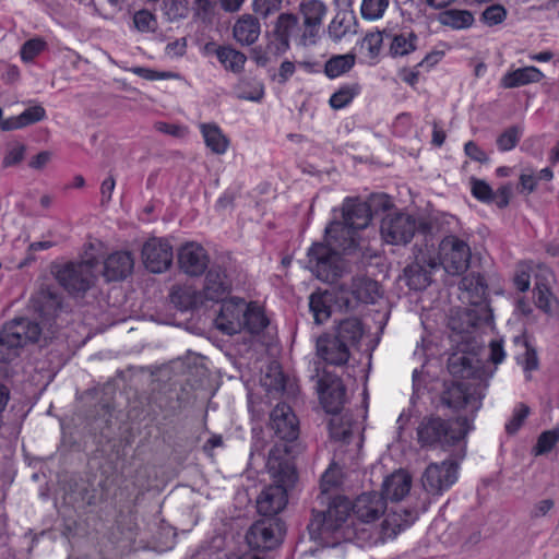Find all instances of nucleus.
<instances>
[{
    "instance_id": "nucleus-61",
    "label": "nucleus",
    "mask_w": 559,
    "mask_h": 559,
    "mask_svg": "<svg viewBox=\"0 0 559 559\" xmlns=\"http://www.w3.org/2000/svg\"><path fill=\"white\" fill-rule=\"evenodd\" d=\"M382 41L383 37L381 33H371L365 37L364 45L369 50L370 56L376 57L380 52Z\"/></svg>"
},
{
    "instance_id": "nucleus-12",
    "label": "nucleus",
    "mask_w": 559,
    "mask_h": 559,
    "mask_svg": "<svg viewBox=\"0 0 559 559\" xmlns=\"http://www.w3.org/2000/svg\"><path fill=\"white\" fill-rule=\"evenodd\" d=\"M318 393L322 407L329 414H338L346 403V389L338 377L323 374L318 381Z\"/></svg>"
},
{
    "instance_id": "nucleus-30",
    "label": "nucleus",
    "mask_w": 559,
    "mask_h": 559,
    "mask_svg": "<svg viewBox=\"0 0 559 559\" xmlns=\"http://www.w3.org/2000/svg\"><path fill=\"white\" fill-rule=\"evenodd\" d=\"M206 146L215 154H224L229 145L228 139L222 133L218 126L213 123L201 124Z\"/></svg>"
},
{
    "instance_id": "nucleus-20",
    "label": "nucleus",
    "mask_w": 559,
    "mask_h": 559,
    "mask_svg": "<svg viewBox=\"0 0 559 559\" xmlns=\"http://www.w3.org/2000/svg\"><path fill=\"white\" fill-rule=\"evenodd\" d=\"M552 278V273L548 269H544L537 276L533 296L535 305L543 312L552 316L559 311V300L551 292L549 280Z\"/></svg>"
},
{
    "instance_id": "nucleus-26",
    "label": "nucleus",
    "mask_w": 559,
    "mask_h": 559,
    "mask_svg": "<svg viewBox=\"0 0 559 559\" xmlns=\"http://www.w3.org/2000/svg\"><path fill=\"white\" fill-rule=\"evenodd\" d=\"M260 34V25L251 15H243L234 25V37L242 45L253 44Z\"/></svg>"
},
{
    "instance_id": "nucleus-15",
    "label": "nucleus",
    "mask_w": 559,
    "mask_h": 559,
    "mask_svg": "<svg viewBox=\"0 0 559 559\" xmlns=\"http://www.w3.org/2000/svg\"><path fill=\"white\" fill-rule=\"evenodd\" d=\"M300 423L290 406L282 407V454L294 459L304 451V444L299 438Z\"/></svg>"
},
{
    "instance_id": "nucleus-27",
    "label": "nucleus",
    "mask_w": 559,
    "mask_h": 559,
    "mask_svg": "<svg viewBox=\"0 0 559 559\" xmlns=\"http://www.w3.org/2000/svg\"><path fill=\"white\" fill-rule=\"evenodd\" d=\"M46 116L45 108L40 105L26 108L21 115L15 118L5 119L1 126V130L10 131L20 129L32 123L43 120Z\"/></svg>"
},
{
    "instance_id": "nucleus-40",
    "label": "nucleus",
    "mask_w": 559,
    "mask_h": 559,
    "mask_svg": "<svg viewBox=\"0 0 559 559\" xmlns=\"http://www.w3.org/2000/svg\"><path fill=\"white\" fill-rule=\"evenodd\" d=\"M261 385L265 390L271 403L280 395V365H271L269 371L261 378Z\"/></svg>"
},
{
    "instance_id": "nucleus-55",
    "label": "nucleus",
    "mask_w": 559,
    "mask_h": 559,
    "mask_svg": "<svg viewBox=\"0 0 559 559\" xmlns=\"http://www.w3.org/2000/svg\"><path fill=\"white\" fill-rule=\"evenodd\" d=\"M506 17L507 11L499 4H492L483 12V20L489 26L502 23Z\"/></svg>"
},
{
    "instance_id": "nucleus-25",
    "label": "nucleus",
    "mask_w": 559,
    "mask_h": 559,
    "mask_svg": "<svg viewBox=\"0 0 559 559\" xmlns=\"http://www.w3.org/2000/svg\"><path fill=\"white\" fill-rule=\"evenodd\" d=\"M346 342L340 337L329 340L325 345L319 344L320 356L331 365H343L346 364L349 358V350Z\"/></svg>"
},
{
    "instance_id": "nucleus-16",
    "label": "nucleus",
    "mask_w": 559,
    "mask_h": 559,
    "mask_svg": "<svg viewBox=\"0 0 559 559\" xmlns=\"http://www.w3.org/2000/svg\"><path fill=\"white\" fill-rule=\"evenodd\" d=\"M209 262L207 252L197 242H187L178 250L179 269L189 276H201L207 269Z\"/></svg>"
},
{
    "instance_id": "nucleus-63",
    "label": "nucleus",
    "mask_w": 559,
    "mask_h": 559,
    "mask_svg": "<svg viewBox=\"0 0 559 559\" xmlns=\"http://www.w3.org/2000/svg\"><path fill=\"white\" fill-rule=\"evenodd\" d=\"M116 187V180L112 175H109L100 185L102 205L108 204L111 201V195Z\"/></svg>"
},
{
    "instance_id": "nucleus-7",
    "label": "nucleus",
    "mask_w": 559,
    "mask_h": 559,
    "mask_svg": "<svg viewBox=\"0 0 559 559\" xmlns=\"http://www.w3.org/2000/svg\"><path fill=\"white\" fill-rule=\"evenodd\" d=\"M266 468L273 479V483L266 487L258 497L257 508L263 519L274 521L276 527L280 526V452L275 444L269 453Z\"/></svg>"
},
{
    "instance_id": "nucleus-36",
    "label": "nucleus",
    "mask_w": 559,
    "mask_h": 559,
    "mask_svg": "<svg viewBox=\"0 0 559 559\" xmlns=\"http://www.w3.org/2000/svg\"><path fill=\"white\" fill-rule=\"evenodd\" d=\"M235 93L240 99L258 102L263 96V86L255 79L243 78L235 86Z\"/></svg>"
},
{
    "instance_id": "nucleus-4",
    "label": "nucleus",
    "mask_w": 559,
    "mask_h": 559,
    "mask_svg": "<svg viewBox=\"0 0 559 559\" xmlns=\"http://www.w3.org/2000/svg\"><path fill=\"white\" fill-rule=\"evenodd\" d=\"M465 419L445 420L439 416L423 418L417 427V440L424 448L448 450L466 435Z\"/></svg>"
},
{
    "instance_id": "nucleus-19",
    "label": "nucleus",
    "mask_w": 559,
    "mask_h": 559,
    "mask_svg": "<svg viewBox=\"0 0 559 559\" xmlns=\"http://www.w3.org/2000/svg\"><path fill=\"white\" fill-rule=\"evenodd\" d=\"M134 258L130 251H116L104 261L103 276L107 282L122 281L133 271Z\"/></svg>"
},
{
    "instance_id": "nucleus-34",
    "label": "nucleus",
    "mask_w": 559,
    "mask_h": 559,
    "mask_svg": "<svg viewBox=\"0 0 559 559\" xmlns=\"http://www.w3.org/2000/svg\"><path fill=\"white\" fill-rule=\"evenodd\" d=\"M440 22L453 29L468 28L474 23V15L467 10H447L440 15Z\"/></svg>"
},
{
    "instance_id": "nucleus-44",
    "label": "nucleus",
    "mask_w": 559,
    "mask_h": 559,
    "mask_svg": "<svg viewBox=\"0 0 559 559\" xmlns=\"http://www.w3.org/2000/svg\"><path fill=\"white\" fill-rule=\"evenodd\" d=\"M559 441V429H551L540 433L533 449L535 455H543L552 450Z\"/></svg>"
},
{
    "instance_id": "nucleus-64",
    "label": "nucleus",
    "mask_w": 559,
    "mask_h": 559,
    "mask_svg": "<svg viewBox=\"0 0 559 559\" xmlns=\"http://www.w3.org/2000/svg\"><path fill=\"white\" fill-rule=\"evenodd\" d=\"M490 348V360L495 364H501L504 360L506 352L503 349L502 341L492 340L489 344Z\"/></svg>"
},
{
    "instance_id": "nucleus-45",
    "label": "nucleus",
    "mask_w": 559,
    "mask_h": 559,
    "mask_svg": "<svg viewBox=\"0 0 559 559\" xmlns=\"http://www.w3.org/2000/svg\"><path fill=\"white\" fill-rule=\"evenodd\" d=\"M300 394L299 381L294 374H284L282 372V403H295Z\"/></svg>"
},
{
    "instance_id": "nucleus-47",
    "label": "nucleus",
    "mask_w": 559,
    "mask_h": 559,
    "mask_svg": "<svg viewBox=\"0 0 559 559\" xmlns=\"http://www.w3.org/2000/svg\"><path fill=\"white\" fill-rule=\"evenodd\" d=\"M163 10L169 21L186 17L189 12L188 0H164Z\"/></svg>"
},
{
    "instance_id": "nucleus-41",
    "label": "nucleus",
    "mask_w": 559,
    "mask_h": 559,
    "mask_svg": "<svg viewBox=\"0 0 559 559\" xmlns=\"http://www.w3.org/2000/svg\"><path fill=\"white\" fill-rule=\"evenodd\" d=\"M442 401L449 407L461 408L467 404L468 395L462 383H452L443 393Z\"/></svg>"
},
{
    "instance_id": "nucleus-53",
    "label": "nucleus",
    "mask_w": 559,
    "mask_h": 559,
    "mask_svg": "<svg viewBox=\"0 0 559 559\" xmlns=\"http://www.w3.org/2000/svg\"><path fill=\"white\" fill-rule=\"evenodd\" d=\"M271 23L273 24V39H271L265 48L262 49L273 62H276L280 56V16L277 15Z\"/></svg>"
},
{
    "instance_id": "nucleus-10",
    "label": "nucleus",
    "mask_w": 559,
    "mask_h": 559,
    "mask_svg": "<svg viewBox=\"0 0 559 559\" xmlns=\"http://www.w3.org/2000/svg\"><path fill=\"white\" fill-rule=\"evenodd\" d=\"M457 480V465L452 461L429 464L421 475L426 492L440 496Z\"/></svg>"
},
{
    "instance_id": "nucleus-17",
    "label": "nucleus",
    "mask_w": 559,
    "mask_h": 559,
    "mask_svg": "<svg viewBox=\"0 0 559 559\" xmlns=\"http://www.w3.org/2000/svg\"><path fill=\"white\" fill-rule=\"evenodd\" d=\"M438 266V260L432 254L420 252L416 255L415 262L404 270L406 284L411 289H425L431 282V272Z\"/></svg>"
},
{
    "instance_id": "nucleus-33",
    "label": "nucleus",
    "mask_w": 559,
    "mask_h": 559,
    "mask_svg": "<svg viewBox=\"0 0 559 559\" xmlns=\"http://www.w3.org/2000/svg\"><path fill=\"white\" fill-rule=\"evenodd\" d=\"M355 55H336L325 62L324 72L328 78L335 79L348 72L355 64Z\"/></svg>"
},
{
    "instance_id": "nucleus-5",
    "label": "nucleus",
    "mask_w": 559,
    "mask_h": 559,
    "mask_svg": "<svg viewBox=\"0 0 559 559\" xmlns=\"http://www.w3.org/2000/svg\"><path fill=\"white\" fill-rule=\"evenodd\" d=\"M41 334V328L27 318H17L4 324L0 331V362H10L19 357L27 343H35Z\"/></svg>"
},
{
    "instance_id": "nucleus-60",
    "label": "nucleus",
    "mask_w": 559,
    "mask_h": 559,
    "mask_svg": "<svg viewBox=\"0 0 559 559\" xmlns=\"http://www.w3.org/2000/svg\"><path fill=\"white\" fill-rule=\"evenodd\" d=\"M329 430L332 438L345 440L349 435V429L343 424L342 418H332L329 423Z\"/></svg>"
},
{
    "instance_id": "nucleus-56",
    "label": "nucleus",
    "mask_w": 559,
    "mask_h": 559,
    "mask_svg": "<svg viewBox=\"0 0 559 559\" xmlns=\"http://www.w3.org/2000/svg\"><path fill=\"white\" fill-rule=\"evenodd\" d=\"M341 484V469L337 466H330L321 477L322 492H329Z\"/></svg>"
},
{
    "instance_id": "nucleus-21",
    "label": "nucleus",
    "mask_w": 559,
    "mask_h": 559,
    "mask_svg": "<svg viewBox=\"0 0 559 559\" xmlns=\"http://www.w3.org/2000/svg\"><path fill=\"white\" fill-rule=\"evenodd\" d=\"M227 277L221 266L213 265L206 273L202 298L215 302L223 301L231 287Z\"/></svg>"
},
{
    "instance_id": "nucleus-2",
    "label": "nucleus",
    "mask_w": 559,
    "mask_h": 559,
    "mask_svg": "<svg viewBox=\"0 0 559 559\" xmlns=\"http://www.w3.org/2000/svg\"><path fill=\"white\" fill-rule=\"evenodd\" d=\"M371 222V209L365 201L346 199L342 205V221H332L325 228L324 242L314 243L308 251L309 265L318 280L332 283L341 276L344 264L342 252L358 246L357 231Z\"/></svg>"
},
{
    "instance_id": "nucleus-57",
    "label": "nucleus",
    "mask_w": 559,
    "mask_h": 559,
    "mask_svg": "<svg viewBox=\"0 0 559 559\" xmlns=\"http://www.w3.org/2000/svg\"><path fill=\"white\" fill-rule=\"evenodd\" d=\"M298 476L296 472V467L292 463L282 464V490L287 491L293 488L297 483Z\"/></svg>"
},
{
    "instance_id": "nucleus-11",
    "label": "nucleus",
    "mask_w": 559,
    "mask_h": 559,
    "mask_svg": "<svg viewBox=\"0 0 559 559\" xmlns=\"http://www.w3.org/2000/svg\"><path fill=\"white\" fill-rule=\"evenodd\" d=\"M142 259L150 272H165L173 263V247L166 239L151 238L143 245Z\"/></svg>"
},
{
    "instance_id": "nucleus-51",
    "label": "nucleus",
    "mask_w": 559,
    "mask_h": 559,
    "mask_svg": "<svg viewBox=\"0 0 559 559\" xmlns=\"http://www.w3.org/2000/svg\"><path fill=\"white\" fill-rule=\"evenodd\" d=\"M530 414V408L524 404H519L514 411L512 418L506 424V430L509 433H515Z\"/></svg>"
},
{
    "instance_id": "nucleus-42",
    "label": "nucleus",
    "mask_w": 559,
    "mask_h": 559,
    "mask_svg": "<svg viewBox=\"0 0 559 559\" xmlns=\"http://www.w3.org/2000/svg\"><path fill=\"white\" fill-rule=\"evenodd\" d=\"M533 266L530 262L521 261L515 265L512 283L516 290L525 293L531 287V274Z\"/></svg>"
},
{
    "instance_id": "nucleus-14",
    "label": "nucleus",
    "mask_w": 559,
    "mask_h": 559,
    "mask_svg": "<svg viewBox=\"0 0 559 559\" xmlns=\"http://www.w3.org/2000/svg\"><path fill=\"white\" fill-rule=\"evenodd\" d=\"M218 316L215 319L216 328L225 334L233 335L243 330V313L246 302L242 299H224Z\"/></svg>"
},
{
    "instance_id": "nucleus-29",
    "label": "nucleus",
    "mask_w": 559,
    "mask_h": 559,
    "mask_svg": "<svg viewBox=\"0 0 559 559\" xmlns=\"http://www.w3.org/2000/svg\"><path fill=\"white\" fill-rule=\"evenodd\" d=\"M170 302L179 310L186 311L202 304L201 293L191 287H174L169 294Z\"/></svg>"
},
{
    "instance_id": "nucleus-38",
    "label": "nucleus",
    "mask_w": 559,
    "mask_h": 559,
    "mask_svg": "<svg viewBox=\"0 0 559 559\" xmlns=\"http://www.w3.org/2000/svg\"><path fill=\"white\" fill-rule=\"evenodd\" d=\"M352 17L345 13H337L328 25L329 37L333 41H340L352 33Z\"/></svg>"
},
{
    "instance_id": "nucleus-59",
    "label": "nucleus",
    "mask_w": 559,
    "mask_h": 559,
    "mask_svg": "<svg viewBox=\"0 0 559 559\" xmlns=\"http://www.w3.org/2000/svg\"><path fill=\"white\" fill-rule=\"evenodd\" d=\"M464 152L471 159L475 162L487 163L489 160L487 153L473 141L465 143Z\"/></svg>"
},
{
    "instance_id": "nucleus-31",
    "label": "nucleus",
    "mask_w": 559,
    "mask_h": 559,
    "mask_svg": "<svg viewBox=\"0 0 559 559\" xmlns=\"http://www.w3.org/2000/svg\"><path fill=\"white\" fill-rule=\"evenodd\" d=\"M216 56L226 70L233 71L235 73H239L243 70L247 60L245 53L231 47L217 48Z\"/></svg>"
},
{
    "instance_id": "nucleus-3",
    "label": "nucleus",
    "mask_w": 559,
    "mask_h": 559,
    "mask_svg": "<svg viewBox=\"0 0 559 559\" xmlns=\"http://www.w3.org/2000/svg\"><path fill=\"white\" fill-rule=\"evenodd\" d=\"M302 22L292 13H282V51L287 49L289 41L297 46L308 47L318 43L320 27L326 15L328 8L320 0H308L299 3Z\"/></svg>"
},
{
    "instance_id": "nucleus-35",
    "label": "nucleus",
    "mask_w": 559,
    "mask_h": 559,
    "mask_svg": "<svg viewBox=\"0 0 559 559\" xmlns=\"http://www.w3.org/2000/svg\"><path fill=\"white\" fill-rule=\"evenodd\" d=\"M243 319V329L252 334L260 333L267 325L266 317L255 304H246Z\"/></svg>"
},
{
    "instance_id": "nucleus-54",
    "label": "nucleus",
    "mask_w": 559,
    "mask_h": 559,
    "mask_svg": "<svg viewBox=\"0 0 559 559\" xmlns=\"http://www.w3.org/2000/svg\"><path fill=\"white\" fill-rule=\"evenodd\" d=\"M253 10L257 14H260L263 17H269L274 15L276 17L280 14L277 13L280 10V0H254L253 1ZM275 19L272 20V22Z\"/></svg>"
},
{
    "instance_id": "nucleus-24",
    "label": "nucleus",
    "mask_w": 559,
    "mask_h": 559,
    "mask_svg": "<svg viewBox=\"0 0 559 559\" xmlns=\"http://www.w3.org/2000/svg\"><path fill=\"white\" fill-rule=\"evenodd\" d=\"M411 487L412 477L405 471L394 472L383 481V492L392 501L402 500L408 495Z\"/></svg>"
},
{
    "instance_id": "nucleus-9",
    "label": "nucleus",
    "mask_w": 559,
    "mask_h": 559,
    "mask_svg": "<svg viewBox=\"0 0 559 559\" xmlns=\"http://www.w3.org/2000/svg\"><path fill=\"white\" fill-rule=\"evenodd\" d=\"M418 229L417 219L407 213L389 212L381 219L380 234L390 245L408 243Z\"/></svg>"
},
{
    "instance_id": "nucleus-32",
    "label": "nucleus",
    "mask_w": 559,
    "mask_h": 559,
    "mask_svg": "<svg viewBox=\"0 0 559 559\" xmlns=\"http://www.w3.org/2000/svg\"><path fill=\"white\" fill-rule=\"evenodd\" d=\"M364 335V328L359 319L348 318L340 322L337 337L349 345L357 344Z\"/></svg>"
},
{
    "instance_id": "nucleus-48",
    "label": "nucleus",
    "mask_w": 559,
    "mask_h": 559,
    "mask_svg": "<svg viewBox=\"0 0 559 559\" xmlns=\"http://www.w3.org/2000/svg\"><path fill=\"white\" fill-rule=\"evenodd\" d=\"M472 195L483 203H491L493 201V190L488 182L472 177L469 180Z\"/></svg>"
},
{
    "instance_id": "nucleus-8",
    "label": "nucleus",
    "mask_w": 559,
    "mask_h": 559,
    "mask_svg": "<svg viewBox=\"0 0 559 559\" xmlns=\"http://www.w3.org/2000/svg\"><path fill=\"white\" fill-rule=\"evenodd\" d=\"M471 248L468 243L457 236L444 237L439 245L438 266L441 264L444 271L451 275L464 273L471 262Z\"/></svg>"
},
{
    "instance_id": "nucleus-23",
    "label": "nucleus",
    "mask_w": 559,
    "mask_h": 559,
    "mask_svg": "<svg viewBox=\"0 0 559 559\" xmlns=\"http://www.w3.org/2000/svg\"><path fill=\"white\" fill-rule=\"evenodd\" d=\"M34 307L39 316L50 320L55 318L62 306L61 296L51 287H41L33 298Z\"/></svg>"
},
{
    "instance_id": "nucleus-50",
    "label": "nucleus",
    "mask_w": 559,
    "mask_h": 559,
    "mask_svg": "<svg viewBox=\"0 0 559 559\" xmlns=\"http://www.w3.org/2000/svg\"><path fill=\"white\" fill-rule=\"evenodd\" d=\"M133 22L140 32H154L157 27L154 14L147 10L138 11L133 16Z\"/></svg>"
},
{
    "instance_id": "nucleus-58",
    "label": "nucleus",
    "mask_w": 559,
    "mask_h": 559,
    "mask_svg": "<svg viewBox=\"0 0 559 559\" xmlns=\"http://www.w3.org/2000/svg\"><path fill=\"white\" fill-rule=\"evenodd\" d=\"M512 197V186L503 185L498 188L497 191H493V201L499 209H504L509 205Z\"/></svg>"
},
{
    "instance_id": "nucleus-46",
    "label": "nucleus",
    "mask_w": 559,
    "mask_h": 559,
    "mask_svg": "<svg viewBox=\"0 0 559 559\" xmlns=\"http://www.w3.org/2000/svg\"><path fill=\"white\" fill-rule=\"evenodd\" d=\"M389 5L388 0H362L361 15L364 19L374 21L382 17Z\"/></svg>"
},
{
    "instance_id": "nucleus-22",
    "label": "nucleus",
    "mask_w": 559,
    "mask_h": 559,
    "mask_svg": "<svg viewBox=\"0 0 559 559\" xmlns=\"http://www.w3.org/2000/svg\"><path fill=\"white\" fill-rule=\"evenodd\" d=\"M545 78L544 73L534 66L518 68L506 72L500 79L503 88H515L533 83H538Z\"/></svg>"
},
{
    "instance_id": "nucleus-39",
    "label": "nucleus",
    "mask_w": 559,
    "mask_h": 559,
    "mask_svg": "<svg viewBox=\"0 0 559 559\" xmlns=\"http://www.w3.org/2000/svg\"><path fill=\"white\" fill-rule=\"evenodd\" d=\"M448 369L453 376L468 378L474 376L473 358L454 354L449 358Z\"/></svg>"
},
{
    "instance_id": "nucleus-62",
    "label": "nucleus",
    "mask_w": 559,
    "mask_h": 559,
    "mask_svg": "<svg viewBox=\"0 0 559 559\" xmlns=\"http://www.w3.org/2000/svg\"><path fill=\"white\" fill-rule=\"evenodd\" d=\"M131 72L139 75L142 79L148 80V81H155V80H162L169 76L166 72H157L155 70L144 68V67H134L130 69Z\"/></svg>"
},
{
    "instance_id": "nucleus-18",
    "label": "nucleus",
    "mask_w": 559,
    "mask_h": 559,
    "mask_svg": "<svg viewBox=\"0 0 559 559\" xmlns=\"http://www.w3.org/2000/svg\"><path fill=\"white\" fill-rule=\"evenodd\" d=\"M274 521L262 519L251 525L246 534V540L250 548L259 550H269L275 547L277 539L275 537Z\"/></svg>"
},
{
    "instance_id": "nucleus-13",
    "label": "nucleus",
    "mask_w": 559,
    "mask_h": 559,
    "mask_svg": "<svg viewBox=\"0 0 559 559\" xmlns=\"http://www.w3.org/2000/svg\"><path fill=\"white\" fill-rule=\"evenodd\" d=\"M381 297L379 285L370 278L353 280L350 290L341 288L337 294V300L343 302L346 309L354 307V301L364 304H374Z\"/></svg>"
},
{
    "instance_id": "nucleus-43",
    "label": "nucleus",
    "mask_w": 559,
    "mask_h": 559,
    "mask_svg": "<svg viewBox=\"0 0 559 559\" xmlns=\"http://www.w3.org/2000/svg\"><path fill=\"white\" fill-rule=\"evenodd\" d=\"M523 130L520 127L513 126L504 130L497 139V146L501 152L511 151L516 146Z\"/></svg>"
},
{
    "instance_id": "nucleus-37",
    "label": "nucleus",
    "mask_w": 559,
    "mask_h": 559,
    "mask_svg": "<svg viewBox=\"0 0 559 559\" xmlns=\"http://www.w3.org/2000/svg\"><path fill=\"white\" fill-rule=\"evenodd\" d=\"M332 300V294L324 292L323 294H312L310 296L309 306L317 323H323L331 316V309L328 305Z\"/></svg>"
},
{
    "instance_id": "nucleus-6",
    "label": "nucleus",
    "mask_w": 559,
    "mask_h": 559,
    "mask_svg": "<svg viewBox=\"0 0 559 559\" xmlns=\"http://www.w3.org/2000/svg\"><path fill=\"white\" fill-rule=\"evenodd\" d=\"M94 260L67 262L55 267L58 283L72 295L85 294L96 282Z\"/></svg>"
},
{
    "instance_id": "nucleus-1",
    "label": "nucleus",
    "mask_w": 559,
    "mask_h": 559,
    "mask_svg": "<svg viewBox=\"0 0 559 559\" xmlns=\"http://www.w3.org/2000/svg\"><path fill=\"white\" fill-rule=\"evenodd\" d=\"M385 509L386 502L379 492H364L354 503L336 497L322 519L310 523V535L324 547L349 544L364 548L395 537L418 518L416 512L408 510L390 512L378 528L373 522L384 514Z\"/></svg>"
},
{
    "instance_id": "nucleus-49",
    "label": "nucleus",
    "mask_w": 559,
    "mask_h": 559,
    "mask_svg": "<svg viewBox=\"0 0 559 559\" xmlns=\"http://www.w3.org/2000/svg\"><path fill=\"white\" fill-rule=\"evenodd\" d=\"M357 91L349 86L341 87L330 97V105L334 109H342L346 107L356 96Z\"/></svg>"
},
{
    "instance_id": "nucleus-28",
    "label": "nucleus",
    "mask_w": 559,
    "mask_h": 559,
    "mask_svg": "<svg viewBox=\"0 0 559 559\" xmlns=\"http://www.w3.org/2000/svg\"><path fill=\"white\" fill-rule=\"evenodd\" d=\"M388 38H390L389 52L394 58L409 55L417 48L418 37L413 32L394 34Z\"/></svg>"
},
{
    "instance_id": "nucleus-52",
    "label": "nucleus",
    "mask_w": 559,
    "mask_h": 559,
    "mask_svg": "<svg viewBox=\"0 0 559 559\" xmlns=\"http://www.w3.org/2000/svg\"><path fill=\"white\" fill-rule=\"evenodd\" d=\"M46 47V43L39 38L25 41L21 48L22 60L28 62L38 56Z\"/></svg>"
}]
</instances>
